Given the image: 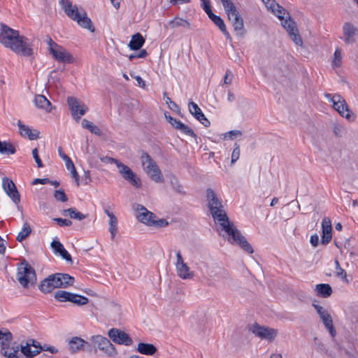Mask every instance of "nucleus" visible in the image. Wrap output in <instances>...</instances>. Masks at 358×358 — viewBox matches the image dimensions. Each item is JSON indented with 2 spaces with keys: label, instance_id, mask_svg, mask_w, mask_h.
I'll list each match as a JSON object with an SVG mask.
<instances>
[{
  "label": "nucleus",
  "instance_id": "obj_1",
  "mask_svg": "<svg viewBox=\"0 0 358 358\" xmlns=\"http://www.w3.org/2000/svg\"><path fill=\"white\" fill-rule=\"evenodd\" d=\"M0 42L6 48H10L17 54L29 57L34 54L33 48L29 39L20 35L17 30L1 24Z\"/></svg>",
  "mask_w": 358,
  "mask_h": 358
},
{
  "label": "nucleus",
  "instance_id": "obj_2",
  "mask_svg": "<svg viewBox=\"0 0 358 358\" xmlns=\"http://www.w3.org/2000/svg\"><path fill=\"white\" fill-rule=\"evenodd\" d=\"M215 220L220 222V224L227 234L229 236V242L238 245L245 252L252 254L254 250L251 245L248 242L245 237L236 228L234 224L230 221L227 213L223 208H218L210 211Z\"/></svg>",
  "mask_w": 358,
  "mask_h": 358
},
{
  "label": "nucleus",
  "instance_id": "obj_3",
  "mask_svg": "<svg viewBox=\"0 0 358 358\" xmlns=\"http://www.w3.org/2000/svg\"><path fill=\"white\" fill-rule=\"evenodd\" d=\"M59 3L69 18L76 21L81 27L88 29L90 32H94L95 28L92 22L83 8L79 10L77 5H73L70 0H59Z\"/></svg>",
  "mask_w": 358,
  "mask_h": 358
},
{
  "label": "nucleus",
  "instance_id": "obj_4",
  "mask_svg": "<svg viewBox=\"0 0 358 358\" xmlns=\"http://www.w3.org/2000/svg\"><path fill=\"white\" fill-rule=\"evenodd\" d=\"M17 279L24 288H27L29 285H34L36 282L34 268L24 259L18 264Z\"/></svg>",
  "mask_w": 358,
  "mask_h": 358
},
{
  "label": "nucleus",
  "instance_id": "obj_5",
  "mask_svg": "<svg viewBox=\"0 0 358 358\" xmlns=\"http://www.w3.org/2000/svg\"><path fill=\"white\" fill-rule=\"evenodd\" d=\"M12 340L13 334L10 331L7 329L5 331L0 330L1 352L2 355L8 358H17L20 356V348L17 345H15L16 343H14L13 345L10 348Z\"/></svg>",
  "mask_w": 358,
  "mask_h": 358
},
{
  "label": "nucleus",
  "instance_id": "obj_6",
  "mask_svg": "<svg viewBox=\"0 0 358 358\" xmlns=\"http://www.w3.org/2000/svg\"><path fill=\"white\" fill-rule=\"evenodd\" d=\"M141 158L143 164H147L145 167V171L150 176V178L155 182H164L161 170L150 155L146 152H143Z\"/></svg>",
  "mask_w": 358,
  "mask_h": 358
},
{
  "label": "nucleus",
  "instance_id": "obj_7",
  "mask_svg": "<svg viewBox=\"0 0 358 358\" xmlns=\"http://www.w3.org/2000/svg\"><path fill=\"white\" fill-rule=\"evenodd\" d=\"M90 341L95 345L96 350L103 351L108 357H113L117 354L115 345L106 337L101 335L92 336Z\"/></svg>",
  "mask_w": 358,
  "mask_h": 358
},
{
  "label": "nucleus",
  "instance_id": "obj_8",
  "mask_svg": "<svg viewBox=\"0 0 358 358\" xmlns=\"http://www.w3.org/2000/svg\"><path fill=\"white\" fill-rule=\"evenodd\" d=\"M249 330L257 337L262 340H266L269 342L274 341L278 334V330L268 327L260 325L257 322L252 324Z\"/></svg>",
  "mask_w": 358,
  "mask_h": 358
},
{
  "label": "nucleus",
  "instance_id": "obj_9",
  "mask_svg": "<svg viewBox=\"0 0 358 358\" xmlns=\"http://www.w3.org/2000/svg\"><path fill=\"white\" fill-rule=\"evenodd\" d=\"M2 187L13 203L17 205V209L22 210L21 207L18 205L20 202V194L14 182L7 177H3L2 178Z\"/></svg>",
  "mask_w": 358,
  "mask_h": 358
},
{
  "label": "nucleus",
  "instance_id": "obj_10",
  "mask_svg": "<svg viewBox=\"0 0 358 358\" xmlns=\"http://www.w3.org/2000/svg\"><path fill=\"white\" fill-rule=\"evenodd\" d=\"M67 103L73 118L77 122L88 110V107L74 96H69Z\"/></svg>",
  "mask_w": 358,
  "mask_h": 358
},
{
  "label": "nucleus",
  "instance_id": "obj_11",
  "mask_svg": "<svg viewBox=\"0 0 358 358\" xmlns=\"http://www.w3.org/2000/svg\"><path fill=\"white\" fill-rule=\"evenodd\" d=\"M316 301H313L312 306L315 308L317 314L319 315L321 320L322 321L324 327L329 330L331 336H335L336 334V329L333 324V320L331 315L322 306L316 303Z\"/></svg>",
  "mask_w": 358,
  "mask_h": 358
},
{
  "label": "nucleus",
  "instance_id": "obj_12",
  "mask_svg": "<svg viewBox=\"0 0 358 358\" xmlns=\"http://www.w3.org/2000/svg\"><path fill=\"white\" fill-rule=\"evenodd\" d=\"M117 167L118 168L120 174L125 180L136 188L141 187V179L137 177L136 174L128 166L120 162L117 164Z\"/></svg>",
  "mask_w": 358,
  "mask_h": 358
},
{
  "label": "nucleus",
  "instance_id": "obj_13",
  "mask_svg": "<svg viewBox=\"0 0 358 358\" xmlns=\"http://www.w3.org/2000/svg\"><path fill=\"white\" fill-rule=\"evenodd\" d=\"M108 336L110 339L118 345L130 346L133 344L131 336L121 329L112 328L108 331Z\"/></svg>",
  "mask_w": 358,
  "mask_h": 358
},
{
  "label": "nucleus",
  "instance_id": "obj_14",
  "mask_svg": "<svg viewBox=\"0 0 358 358\" xmlns=\"http://www.w3.org/2000/svg\"><path fill=\"white\" fill-rule=\"evenodd\" d=\"M282 25L287 31L294 43L297 45H302L303 41L299 34L296 23L289 15L282 21Z\"/></svg>",
  "mask_w": 358,
  "mask_h": 358
},
{
  "label": "nucleus",
  "instance_id": "obj_15",
  "mask_svg": "<svg viewBox=\"0 0 358 358\" xmlns=\"http://www.w3.org/2000/svg\"><path fill=\"white\" fill-rule=\"evenodd\" d=\"M50 55L52 58L58 62L65 64H73L75 62V58L71 53L68 52L64 47L59 45L55 49L50 50Z\"/></svg>",
  "mask_w": 358,
  "mask_h": 358
},
{
  "label": "nucleus",
  "instance_id": "obj_16",
  "mask_svg": "<svg viewBox=\"0 0 358 358\" xmlns=\"http://www.w3.org/2000/svg\"><path fill=\"white\" fill-rule=\"evenodd\" d=\"M346 317L350 321V328L358 334V305H352L346 310Z\"/></svg>",
  "mask_w": 358,
  "mask_h": 358
},
{
  "label": "nucleus",
  "instance_id": "obj_17",
  "mask_svg": "<svg viewBox=\"0 0 358 358\" xmlns=\"http://www.w3.org/2000/svg\"><path fill=\"white\" fill-rule=\"evenodd\" d=\"M136 210L139 211L138 214L136 215L138 220L148 226H150L154 218L156 217V215L153 213L149 211L143 205L137 204Z\"/></svg>",
  "mask_w": 358,
  "mask_h": 358
},
{
  "label": "nucleus",
  "instance_id": "obj_18",
  "mask_svg": "<svg viewBox=\"0 0 358 358\" xmlns=\"http://www.w3.org/2000/svg\"><path fill=\"white\" fill-rule=\"evenodd\" d=\"M189 113L204 127H208L210 125V122L206 118L201 108L196 103L193 101H190L189 103Z\"/></svg>",
  "mask_w": 358,
  "mask_h": 358
},
{
  "label": "nucleus",
  "instance_id": "obj_19",
  "mask_svg": "<svg viewBox=\"0 0 358 358\" xmlns=\"http://www.w3.org/2000/svg\"><path fill=\"white\" fill-rule=\"evenodd\" d=\"M343 34L345 43H353L355 42V36L358 34V29L351 22H345L343 26Z\"/></svg>",
  "mask_w": 358,
  "mask_h": 358
},
{
  "label": "nucleus",
  "instance_id": "obj_20",
  "mask_svg": "<svg viewBox=\"0 0 358 358\" xmlns=\"http://www.w3.org/2000/svg\"><path fill=\"white\" fill-rule=\"evenodd\" d=\"M56 285L58 288H67L73 285L75 279L68 273H56L53 274Z\"/></svg>",
  "mask_w": 358,
  "mask_h": 358
},
{
  "label": "nucleus",
  "instance_id": "obj_21",
  "mask_svg": "<svg viewBox=\"0 0 358 358\" xmlns=\"http://www.w3.org/2000/svg\"><path fill=\"white\" fill-rule=\"evenodd\" d=\"M206 199L208 201V208L210 211L215 208H223L222 201L218 199L217 194L211 188L206 189Z\"/></svg>",
  "mask_w": 358,
  "mask_h": 358
},
{
  "label": "nucleus",
  "instance_id": "obj_22",
  "mask_svg": "<svg viewBox=\"0 0 358 358\" xmlns=\"http://www.w3.org/2000/svg\"><path fill=\"white\" fill-rule=\"evenodd\" d=\"M17 126L22 136L27 137L31 141L36 140L39 138L40 132L37 129H31L28 126L24 124L20 120H18Z\"/></svg>",
  "mask_w": 358,
  "mask_h": 358
},
{
  "label": "nucleus",
  "instance_id": "obj_23",
  "mask_svg": "<svg viewBox=\"0 0 358 358\" xmlns=\"http://www.w3.org/2000/svg\"><path fill=\"white\" fill-rule=\"evenodd\" d=\"M55 281V280L53 278V274L49 275L41 282L38 285V289L44 294L50 293L54 289L58 288V286L56 285Z\"/></svg>",
  "mask_w": 358,
  "mask_h": 358
},
{
  "label": "nucleus",
  "instance_id": "obj_24",
  "mask_svg": "<svg viewBox=\"0 0 358 358\" xmlns=\"http://www.w3.org/2000/svg\"><path fill=\"white\" fill-rule=\"evenodd\" d=\"M324 96L328 99L329 101L333 103V107L336 110L339 108L340 103L342 110H343V108L348 109V104L341 94H335L332 95L331 94L326 93L324 94Z\"/></svg>",
  "mask_w": 358,
  "mask_h": 358
},
{
  "label": "nucleus",
  "instance_id": "obj_25",
  "mask_svg": "<svg viewBox=\"0 0 358 358\" xmlns=\"http://www.w3.org/2000/svg\"><path fill=\"white\" fill-rule=\"evenodd\" d=\"M231 21L232 22L234 31L237 33V34L241 36L244 35L245 30L244 29L243 19L241 16L240 13H238L234 15Z\"/></svg>",
  "mask_w": 358,
  "mask_h": 358
},
{
  "label": "nucleus",
  "instance_id": "obj_26",
  "mask_svg": "<svg viewBox=\"0 0 358 358\" xmlns=\"http://www.w3.org/2000/svg\"><path fill=\"white\" fill-rule=\"evenodd\" d=\"M145 38L140 33H136L131 36V39L129 43L128 46L131 50H140L145 43Z\"/></svg>",
  "mask_w": 358,
  "mask_h": 358
},
{
  "label": "nucleus",
  "instance_id": "obj_27",
  "mask_svg": "<svg viewBox=\"0 0 358 358\" xmlns=\"http://www.w3.org/2000/svg\"><path fill=\"white\" fill-rule=\"evenodd\" d=\"M136 351L145 355H153L157 351V348L152 343L141 342L138 344Z\"/></svg>",
  "mask_w": 358,
  "mask_h": 358
},
{
  "label": "nucleus",
  "instance_id": "obj_28",
  "mask_svg": "<svg viewBox=\"0 0 358 358\" xmlns=\"http://www.w3.org/2000/svg\"><path fill=\"white\" fill-rule=\"evenodd\" d=\"M34 103L38 108L45 109L47 112H50L52 110L50 101L44 95H36Z\"/></svg>",
  "mask_w": 358,
  "mask_h": 358
},
{
  "label": "nucleus",
  "instance_id": "obj_29",
  "mask_svg": "<svg viewBox=\"0 0 358 358\" xmlns=\"http://www.w3.org/2000/svg\"><path fill=\"white\" fill-rule=\"evenodd\" d=\"M317 296L322 297V298H328L329 297L333 291L330 285L327 283H321L318 284L315 286V289Z\"/></svg>",
  "mask_w": 358,
  "mask_h": 358
},
{
  "label": "nucleus",
  "instance_id": "obj_30",
  "mask_svg": "<svg viewBox=\"0 0 358 358\" xmlns=\"http://www.w3.org/2000/svg\"><path fill=\"white\" fill-rule=\"evenodd\" d=\"M84 339L80 337L74 336L69 341V348L71 353H76L82 351Z\"/></svg>",
  "mask_w": 358,
  "mask_h": 358
},
{
  "label": "nucleus",
  "instance_id": "obj_31",
  "mask_svg": "<svg viewBox=\"0 0 358 358\" xmlns=\"http://www.w3.org/2000/svg\"><path fill=\"white\" fill-rule=\"evenodd\" d=\"M166 178L169 180V183L172 187V189L178 194L185 195V192L184 191L183 186L180 183L178 179L173 174L166 176Z\"/></svg>",
  "mask_w": 358,
  "mask_h": 358
},
{
  "label": "nucleus",
  "instance_id": "obj_32",
  "mask_svg": "<svg viewBox=\"0 0 358 358\" xmlns=\"http://www.w3.org/2000/svg\"><path fill=\"white\" fill-rule=\"evenodd\" d=\"M176 271L178 276L182 279H190L194 276V273L189 271V267L186 263L176 266Z\"/></svg>",
  "mask_w": 358,
  "mask_h": 358
},
{
  "label": "nucleus",
  "instance_id": "obj_33",
  "mask_svg": "<svg viewBox=\"0 0 358 358\" xmlns=\"http://www.w3.org/2000/svg\"><path fill=\"white\" fill-rule=\"evenodd\" d=\"M62 214L64 215H69L71 219H76L78 220H83L87 217V215H84L80 212L78 211L75 208H70L63 210Z\"/></svg>",
  "mask_w": 358,
  "mask_h": 358
},
{
  "label": "nucleus",
  "instance_id": "obj_34",
  "mask_svg": "<svg viewBox=\"0 0 358 358\" xmlns=\"http://www.w3.org/2000/svg\"><path fill=\"white\" fill-rule=\"evenodd\" d=\"M82 127L98 136H102V131L101 129L97 126L86 119L83 120Z\"/></svg>",
  "mask_w": 358,
  "mask_h": 358
},
{
  "label": "nucleus",
  "instance_id": "obj_35",
  "mask_svg": "<svg viewBox=\"0 0 358 358\" xmlns=\"http://www.w3.org/2000/svg\"><path fill=\"white\" fill-rule=\"evenodd\" d=\"M20 351L27 358H32L40 353V350H31L27 342L24 345L23 342L21 343Z\"/></svg>",
  "mask_w": 358,
  "mask_h": 358
},
{
  "label": "nucleus",
  "instance_id": "obj_36",
  "mask_svg": "<svg viewBox=\"0 0 358 358\" xmlns=\"http://www.w3.org/2000/svg\"><path fill=\"white\" fill-rule=\"evenodd\" d=\"M169 24L172 29H174V28H176L178 27H183L187 29L191 28L190 23L187 20H184L180 17H175L173 20H170L169 22Z\"/></svg>",
  "mask_w": 358,
  "mask_h": 358
},
{
  "label": "nucleus",
  "instance_id": "obj_37",
  "mask_svg": "<svg viewBox=\"0 0 358 358\" xmlns=\"http://www.w3.org/2000/svg\"><path fill=\"white\" fill-rule=\"evenodd\" d=\"M73 293L65 290H58L55 293V299L60 302H70Z\"/></svg>",
  "mask_w": 358,
  "mask_h": 358
},
{
  "label": "nucleus",
  "instance_id": "obj_38",
  "mask_svg": "<svg viewBox=\"0 0 358 358\" xmlns=\"http://www.w3.org/2000/svg\"><path fill=\"white\" fill-rule=\"evenodd\" d=\"M70 302L77 306H82L87 304L89 299L85 296L73 293Z\"/></svg>",
  "mask_w": 358,
  "mask_h": 358
},
{
  "label": "nucleus",
  "instance_id": "obj_39",
  "mask_svg": "<svg viewBox=\"0 0 358 358\" xmlns=\"http://www.w3.org/2000/svg\"><path fill=\"white\" fill-rule=\"evenodd\" d=\"M31 233V229L30 225L25 222L22 227L21 231L17 236V241L19 242H22L24 241Z\"/></svg>",
  "mask_w": 358,
  "mask_h": 358
},
{
  "label": "nucleus",
  "instance_id": "obj_40",
  "mask_svg": "<svg viewBox=\"0 0 358 358\" xmlns=\"http://www.w3.org/2000/svg\"><path fill=\"white\" fill-rule=\"evenodd\" d=\"M16 150L15 147L8 142L0 141V153L1 154H15Z\"/></svg>",
  "mask_w": 358,
  "mask_h": 358
},
{
  "label": "nucleus",
  "instance_id": "obj_41",
  "mask_svg": "<svg viewBox=\"0 0 358 358\" xmlns=\"http://www.w3.org/2000/svg\"><path fill=\"white\" fill-rule=\"evenodd\" d=\"M109 231L111 234V239L113 240L117 231V218L115 215H110Z\"/></svg>",
  "mask_w": 358,
  "mask_h": 358
},
{
  "label": "nucleus",
  "instance_id": "obj_42",
  "mask_svg": "<svg viewBox=\"0 0 358 358\" xmlns=\"http://www.w3.org/2000/svg\"><path fill=\"white\" fill-rule=\"evenodd\" d=\"M177 130L180 131L182 133L190 136L194 138L197 137L196 134L194 133V131L189 127L187 125L182 123L181 121L180 123H178V126L175 128Z\"/></svg>",
  "mask_w": 358,
  "mask_h": 358
},
{
  "label": "nucleus",
  "instance_id": "obj_43",
  "mask_svg": "<svg viewBox=\"0 0 358 358\" xmlns=\"http://www.w3.org/2000/svg\"><path fill=\"white\" fill-rule=\"evenodd\" d=\"M336 111L342 117H345L350 122H354L356 119V115L354 113L350 112L348 106V109L343 108V110H342L341 105H340L339 108L336 109Z\"/></svg>",
  "mask_w": 358,
  "mask_h": 358
},
{
  "label": "nucleus",
  "instance_id": "obj_44",
  "mask_svg": "<svg viewBox=\"0 0 358 358\" xmlns=\"http://www.w3.org/2000/svg\"><path fill=\"white\" fill-rule=\"evenodd\" d=\"M208 16L218 27L220 30L224 29V27H226L224 20L219 15L214 14L213 12L208 15Z\"/></svg>",
  "mask_w": 358,
  "mask_h": 358
},
{
  "label": "nucleus",
  "instance_id": "obj_45",
  "mask_svg": "<svg viewBox=\"0 0 358 358\" xmlns=\"http://www.w3.org/2000/svg\"><path fill=\"white\" fill-rule=\"evenodd\" d=\"M223 7L227 14L229 20H231V17H233L234 15L239 13L237 10V8L235 6V5L231 1L229 2V5L223 6Z\"/></svg>",
  "mask_w": 358,
  "mask_h": 358
},
{
  "label": "nucleus",
  "instance_id": "obj_46",
  "mask_svg": "<svg viewBox=\"0 0 358 358\" xmlns=\"http://www.w3.org/2000/svg\"><path fill=\"white\" fill-rule=\"evenodd\" d=\"M223 7L227 14L229 20H231V17H233L234 15L239 13L237 10V8L235 6V5L231 1L229 2V5L223 6Z\"/></svg>",
  "mask_w": 358,
  "mask_h": 358
},
{
  "label": "nucleus",
  "instance_id": "obj_47",
  "mask_svg": "<svg viewBox=\"0 0 358 358\" xmlns=\"http://www.w3.org/2000/svg\"><path fill=\"white\" fill-rule=\"evenodd\" d=\"M335 264H336V269L337 271L336 272V275L341 278L343 281L345 282L346 283H349L350 281L347 278V274H346V272L344 269H343L341 266H340V264H339V262L336 259L335 261Z\"/></svg>",
  "mask_w": 358,
  "mask_h": 358
},
{
  "label": "nucleus",
  "instance_id": "obj_48",
  "mask_svg": "<svg viewBox=\"0 0 358 358\" xmlns=\"http://www.w3.org/2000/svg\"><path fill=\"white\" fill-rule=\"evenodd\" d=\"M163 95L164 98L166 99V103L169 105L170 109L180 115V107L174 101H171V99L167 96V92H164Z\"/></svg>",
  "mask_w": 358,
  "mask_h": 358
},
{
  "label": "nucleus",
  "instance_id": "obj_49",
  "mask_svg": "<svg viewBox=\"0 0 358 358\" xmlns=\"http://www.w3.org/2000/svg\"><path fill=\"white\" fill-rule=\"evenodd\" d=\"M322 232L325 233H332V226L331 220L329 217H324L322 222Z\"/></svg>",
  "mask_w": 358,
  "mask_h": 358
},
{
  "label": "nucleus",
  "instance_id": "obj_50",
  "mask_svg": "<svg viewBox=\"0 0 358 358\" xmlns=\"http://www.w3.org/2000/svg\"><path fill=\"white\" fill-rule=\"evenodd\" d=\"M54 197L57 201L66 202L68 201V197L64 192V189H57L54 192Z\"/></svg>",
  "mask_w": 358,
  "mask_h": 358
},
{
  "label": "nucleus",
  "instance_id": "obj_51",
  "mask_svg": "<svg viewBox=\"0 0 358 358\" xmlns=\"http://www.w3.org/2000/svg\"><path fill=\"white\" fill-rule=\"evenodd\" d=\"M341 50L337 48L334 54L333 66L335 67H339L341 65Z\"/></svg>",
  "mask_w": 358,
  "mask_h": 358
},
{
  "label": "nucleus",
  "instance_id": "obj_52",
  "mask_svg": "<svg viewBox=\"0 0 358 358\" xmlns=\"http://www.w3.org/2000/svg\"><path fill=\"white\" fill-rule=\"evenodd\" d=\"M58 152L60 157L65 161L66 169L69 168L72 164H73V162H72L71 158L63 152L62 147H59Z\"/></svg>",
  "mask_w": 358,
  "mask_h": 358
},
{
  "label": "nucleus",
  "instance_id": "obj_53",
  "mask_svg": "<svg viewBox=\"0 0 358 358\" xmlns=\"http://www.w3.org/2000/svg\"><path fill=\"white\" fill-rule=\"evenodd\" d=\"M50 246L55 254H59L64 248V245L57 240H53Z\"/></svg>",
  "mask_w": 358,
  "mask_h": 358
},
{
  "label": "nucleus",
  "instance_id": "obj_54",
  "mask_svg": "<svg viewBox=\"0 0 358 358\" xmlns=\"http://www.w3.org/2000/svg\"><path fill=\"white\" fill-rule=\"evenodd\" d=\"M164 117L168 122L175 129L176 126H178V123H180V121L177 120L172 116L170 115L169 113L166 111L164 113Z\"/></svg>",
  "mask_w": 358,
  "mask_h": 358
},
{
  "label": "nucleus",
  "instance_id": "obj_55",
  "mask_svg": "<svg viewBox=\"0 0 358 358\" xmlns=\"http://www.w3.org/2000/svg\"><path fill=\"white\" fill-rule=\"evenodd\" d=\"M52 220L60 227H69L72 224V222L70 220L64 219L61 217L53 218Z\"/></svg>",
  "mask_w": 358,
  "mask_h": 358
},
{
  "label": "nucleus",
  "instance_id": "obj_56",
  "mask_svg": "<svg viewBox=\"0 0 358 358\" xmlns=\"http://www.w3.org/2000/svg\"><path fill=\"white\" fill-rule=\"evenodd\" d=\"M240 156V147L239 145L235 143V148L231 154V164H234L239 158Z\"/></svg>",
  "mask_w": 358,
  "mask_h": 358
},
{
  "label": "nucleus",
  "instance_id": "obj_57",
  "mask_svg": "<svg viewBox=\"0 0 358 358\" xmlns=\"http://www.w3.org/2000/svg\"><path fill=\"white\" fill-rule=\"evenodd\" d=\"M169 224V222L166 219L162 218L158 220H154L152 222L150 227H165Z\"/></svg>",
  "mask_w": 358,
  "mask_h": 358
},
{
  "label": "nucleus",
  "instance_id": "obj_58",
  "mask_svg": "<svg viewBox=\"0 0 358 358\" xmlns=\"http://www.w3.org/2000/svg\"><path fill=\"white\" fill-rule=\"evenodd\" d=\"M32 155H33V157L37 164V166L38 168H41V167H43V164L42 162V160L41 159L40 157H39V155H38V150L37 148H34L33 150H32Z\"/></svg>",
  "mask_w": 358,
  "mask_h": 358
},
{
  "label": "nucleus",
  "instance_id": "obj_59",
  "mask_svg": "<svg viewBox=\"0 0 358 358\" xmlns=\"http://www.w3.org/2000/svg\"><path fill=\"white\" fill-rule=\"evenodd\" d=\"M99 159L103 163H106V164H115L116 166H117V164L120 162L118 159H117L115 158H113V157H108V156L100 157Z\"/></svg>",
  "mask_w": 358,
  "mask_h": 358
},
{
  "label": "nucleus",
  "instance_id": "obj_60",
  "mask_svg": "<svg viewBox=\"0 0 358 358\" xmlns=\"http://www.w3.org/2000/svg\"><path fill=\"white\" fill-rule=\"evenodd\" d=\"M201 7L204 10V11L206 13L207 15H209L213 12L211 6H210V0H201Z\"/></svg>",
  "mask_w": 358,
  "mask_h": 358
},
{
  "label": "nucleus",
  "instance_id": "obj_61",
  "mask_svg": "<svg viewBox=\"0 0 358 358\" xmlns=\"http://www.w3.org/2000/svg\"><path fill=\"white\" fill-rule=\"evenodd\" d=\"M67 169L71 171L72 177L75 179L77 186H79L80 185L79 175H78V172L76 171L74 164H72L71 166H70L69 168H67Z\"/></svg>",
  "mask_w": 358,
  "mask_h": 358
},
{
  "label": "nucleus",
  "instance_id": "obj_62",
  "mask_svg": "<svg viewBox=\"0 0 358 358\" xmlns=\"http://www.w3.org/2000/svg\"><path fill=\"white\" fill-rule=\"evenodd\" d=\"M82 351H85L87 352H92L94 351L95 353H96V348L95 345L93 346L90 343L84 340Z\"/></svg>",
  "mask_w": 358,
  "mask_h": 358
},
{
  "label": "nucleus",
  "instance_id": "obj_63",
  "mask_svg": "<svg viewBox=\"0 0 358 358\" xmlns=\"http://www.w3.org/2000/svg\"><path fill=\"white\" fill-rule=\"evenodd\" d=\"M27 342L28 343L29 346L35 348V350H40V352L43 351L42 345L39 342L36 341V340L29 338L27 341Z\"/></svg>",
  "mask_w": 358,
  "mask_h": 358
},
{
  "label": "nucleus",
  "instance_id": "obj_64",
  "mask_svg": "<svg viewBox=\"0 0 358 358\" xmlns=\"http://www.w3.org/2000/svg\"><path fill=\"white\" fill-rule=\"evenodd\" d=\"M277 8L278 9L275 10V14L281 21H282L285 20L283 15L285 14L286 10L279 4H277Z\"/></svg>",
  "mask_w": 358,
  "mask_h": 358
}]
</instances>
